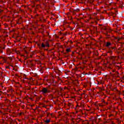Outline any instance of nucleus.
<instances>
[{
  "mask_svg": "<svg viewBox=\"0 0 124 124\" xmlns=\"http://www.w3.org/2000/svg\"><path fill=\"white\" fill-rule=\"evenodd\" d=\"M41 46H42V48H45V47H46V46L43 43H42Z\"/></svg>",
  "mask_w": 124,
  "mask_h": 124,
  "instance_id": "nucleus-3",
  "label": "nucleus"
},
{
  "mask_svg": "<svg viewBox=\"0 0 124 124\" xmlns=\"http://www.w3.org/2000/svg\"><path fill=\"white\" fill-rule=\"evenodd\" d=\"M49 92L48 89L46 88H43L42 90L41 91V93H42L43 95H46V93H48Z\"/></svg>",
  "mask_w": 124,
  "mask_h": 124,
  "instance_id": "nucleus-1",
  "label": "nucleus"
},
{
  "mask_svg": "<svg viewBox=\"0 0 124 124\" xmlns=\"http://www.w3.org/2000/svg\"><path fill=\"white\" fill-rule=\"evenodd\" d=\"M2 59H3V60H4V58H2Z\"/></svg>",
  "mask_w": 124,
  "mask_h": 124,
  "instance_id": "nucleus-8",
  "label": "nucleus"
},
{
  "mask_svg": "<svg viewBox=\"0 0 124 124\" xmlns=\"http://www.w3.org/2000/svg\"><path fill=\"white\" fill-rule=\"evenodd\" d=\"M46 124H49V123H50V120H46L45 121Z\"/></svg>",
  "mask_w": 124,
  "mask_h": 124,
  "instance_id": "nucleus-5",
  "label": "nucleus"
},
{
  "mask_svg": "<svg viewBox=\"0 0 124 124\" xmlns=\"http://www.w3.org/2000/svg\"><path fill=\"white\" fill-rule=\"evenodd\" d=\"M111 45H112V44H111L110 43L108 42V43H107L106 46L109 47V46H111Z\"/></svg>",
  "mask_w": 124,
  "mask_h": 124,
  "instance_id": "nucleus-2",
  "label": "nucleus"
},
{
  "mask_svg": "<svg viewBox=\"0 0 124 124\" xmlns=\"http://www.w3.org/2000/svg\"><path fill=\"white\" fill-rule=\"evenodd\" d=\"M1 12V11L0 10V12Z\"/></svg>",
  "mask_w": 124,
  "mask_h": 124,
  "instance_id": "nucleus-7",
  "label": "nucleus"
},
{
  "mask_svg": "<svg viewBox=\"0 0 124 124\" xmlns=\"http://www.w3.org/2000/svg\"><path fill=\"white\" fill-rule=\"evenodd\" d=\"M45 46H46V47H49V44L47 43H46Z\"/></svg>",
  "mask_w": 124,
  "mask_h": 124,
  "instance_id": "nucleus-6",
  "label": "nucleus"
},
{
  "mask_svg": "<svg viewBox=\"0 0 124 124\" xmlns=\"http://www.w3.org/2000/svg\"><path fill=\"white\" fill-rule=\"evenodd\" d=\"M66 51L67 52V53L70 52V48H67L66 50Z\"/></svg>",
  "mask_w": 124,
  "mask_h": 124,
  "instance_id": "nucleus-4",
  "label": "nucleus"
},
{
  "mask_svg": "<svg viewBox=\"0 0 124 124\" xmlns=\"http://www.w3.org/2000/svg\"><path fill=\"white\" fill-rule=\"evenodd\" d=\"M0 59H1V58H2V57H0Z\"/></svg>",
  "mask_w": 124,
  "mask_h": 124,
  "instance_id": "nucleus-9",
  "label": "nucleus"
}]
</instances>
